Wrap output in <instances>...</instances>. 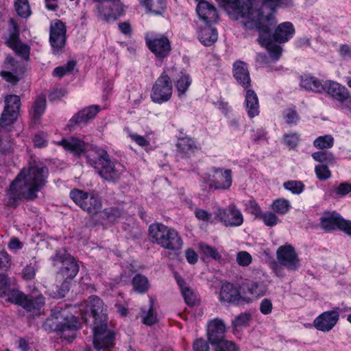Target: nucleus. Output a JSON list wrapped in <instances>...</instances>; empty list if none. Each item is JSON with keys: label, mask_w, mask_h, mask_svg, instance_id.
Instances as JSON below:
<instances>
[{"label": "nucleus", "mask_w": 351, "mask_h": 351, "mask_svg": "<svg viewBox=\"0 0 351 351\" xmlns=\"http://www.w3.org/2000/svg\"><path fill=\"white\" fill-rule=\"evenodd\" d=\"M60 144L64 149L75 155L79 156L86 152L87 162L95 168L101 178L106 181L117 182L125 171V168L121 164L110 160L106 150L97 147L88 150V145L78 138L70 137L62 139Z\"/></svg>", "instance_id": "obj_1"}, {"label": "nucleus", "mask_w": 351, "mask_h": 351, "mask_svg": "<svg viewBox=\"0 0 351 351\" xmlns=\"http://www.w3.org/2000/svg\"><path fill=\"white\" fill-rule=\"evenodd\" d=\"M48 169L41 162L33 161L24 167L12 181L8 191L9 204L14 205L19 200H34L37 193L46 183Z\"/></svg>", "instance_id": "obj_2"}, {"label": "nucleus", "mask_w": 351, "mask_h": 351, "mask_svg": "<svg viewBox=\"0 0 351 351\" xmlns=\"http://www.w3.org/2000/svg\"><path fill=\"white\" fill-rule=\"evenodd\" d=\"M149 237L153 243L162 247L178 250L182 248L183 242L178 232L163 224H152L149 228Z\"/></svg>", "instance_id": "obj_3"}, {"label": "nucleus", "mask_w": 351, "mask_h": 351, "mask_svg": "<svg viewBox=\"0 0 351 351\" xmlns=\"http://www.w3.org/2000/svg\"><path fill=\"white\" fill-rule=\"evenodd\" d=\"M69 307L62 309L56 307L53 310V316L56 321L53 324L56 325L55 330L62 338L71 341L75 337V332L78 327L77 317L71 315Z\"/></svg>", "instance_id": "obj_4"}, {"label": "nucleus", "mask_w": 351, "mask_h": 351, "mask_svg": "<svg viewBox=\"0 0 351 351\" xmlns=\"http://www.w3.org/2000/svg\"><path fill=\"white\" fill-rule=\"evenodd\" d=\"M93 3L97 17L106 23H113L123 14L121 0H93Z\"/></svg>", "instance_id": "obj_5"}, {"label": "nucleus", "mask_w": 351, "mask_h": 351, "mask_svg": "<svg viewBox=\"0 0 351 351\" xmlns=\"http://www.w3.org/2000/svg\"><path fill=\"white\" fill-rule=\"evenodd\" d=\"M6 301L21 306L26 311L36 315L40 314L41 308L45 305V298L42 295L35 298L27 296L15 289L8 291Z\"/></svg>", "instance_id": "obj_6"}, {"label": "nucleus", "mask_w": 351, "mask_h": 351, "mask_svg": "<svg viewBox=\"0 0 351 351\" xmlns=\"http://www.w3.org/2000/svg\"><path fill=\"white\" fill-rule=\"evenodd\" d=\"M81 318L87 322L88 317H93L94 322L107 321L106 308L103 301L97 295L90 296L86 301L79 306Z\"/></svg>", "instance_id": "obj_7"}, {"label": "nucleus", "mask_w": 351, "mask_h": 351, "mask_svg": "<svg viewBox=\"0 0 351 351\" xmlns=\"http://www.w3.org/2000/svg\"><path fill=\"white\" fill-rule=\"evenodd\" d=\"M93 345L97 350H107L114 345V333L107 321L93 322Z\"/></svg>", "instance_id": "obj_8"}, {"label": "nucleus", "mask_w": 351, "mask_h": 351, "mask_svg": "<svg viewBox=\"0 0 351 351\" xmlns=\"http://www.w3.org/2000/svg\"><path fill=\"white\" fill-rule=\"evenodd\" d=\"M213 173L202 177L204 183L209 185L210 189L215 190H228L232 183V173L230 169L213 167L210 169Z\"/></svg>", "instance_id": "obj_9"}, {"label": "nucleus", "mask_w": 351, "mask_h": 351, "mask_svg": "<svg viewBox=\"0 0 351 351\" xmlns=\"http://www.w3.org/2000/svg\"><path fill=\"white\" fill-rule=\"evenodd\" d=\"M19 30L17 23L10 19L8 33L5 36V43L18 56L23 60H28L29 56V47L23 43L19 38Z\"/></svg>", "instance_id": "obj_10"}, {"label": "nucleus", "mask_w": 351, "mask_h": 351, "mask_svg": "<svg viewBox=\"0 0 351 351\" xmlns=\"http://www.w3.org/2000/svg\"><path fill=\"white\" fill-rule=\"evenodd\" d=\"M276 23V21H275ZM263 25H264V27L265 28L267 26V27H269L270 29H269V35H270V38H271V42L278 46L280 48V56L279 57H276V52L275 51H274V52L272 51V53L271 51H269V50L267 48L266 45H261L260 43L259 44L263 46V47H265L267 50L268 51V52L269 53V55H270V57L274 58V60H278L280 56H281V53H282V48L280 46H279L278 45H277L276 43H275L272 38L274 39V40L277 43H285V42H287L291 38L293 37V34H294V32H295V29L293 27V25H292L291 23L290 22H284L281 24H280L278 27L276 28L274 34H273V36L271 37V29L276 25H273V26H269V23L267 22V21H264L263 22Z\"/></svg>", "instance_id": "obj_11"}, {"label": "nucleus", "mask_w": 351, "mask_h": 351, "mask_svg": "<svg viewBox=\"0 0 351 351\" xmlns=\"http://www.w3.org/2000/svg\"><path fill=\"white\" fill-rule=\"evenodd\" d=\"M324 91L337 101L341 108L351 111V95L344 86L335 81L326 80Z\"/></svg>", "instance_id": "obj_12"}, {"label": "nucleus", "mask_w": 351, "mask_h": 351, "mask_svg": "<svg viewBox=\"0 0 351 351\" xmlns=\"http://www.w3.org/2000/svg\"><path fill=\"white\" fill-rule=\"evenodd\" d=\"M276 259L281 265L291 271L298 270L300 266L298 255L290 244L286 243L278 248Z\"/></svg>", "instance_id": "obj_13"}, {"label": "nucleus", "mask_w": 351, "mask_h": 351, "mask_svg": "<svg viewBox=\"0 0 351 351\" xmlns=\"http://www.w3.org/2000/svg\"><path fill=\"white\" fill-rule=\"evenodd\" d=\"M172 95V83L167 75H161L153 86L151 93L152 100L156 104L169 101Z\"/></svg>", "instance_id": "obj_14"}, {"label": "nucleus", "mask_w": 351, "mask_h": 351, "mask_svg": "<svg viewBox=\"0 0 351 351\" xmlns=\"http://www.w3.org/2000/svg\"><path fill=\"white\" fill-rule=\"evenodd\" d=\"M5 108L0 118V126L11 125L17 119L21 107V99L18 95H10L5 99Z\"/></svg>", "instance_id": "obj_15"}, {"label": "nucleus", "mask_w": 351, "mask_h": 351, "mask_svg": "<svg viewBox=\"0 0 351 351\" xmlns=\"http://www.w3.org/2000/svg\"><path fill=\"white\" fill-rule=\"evenodd\" d=\"M215 215L226 226H240L243 222L241 210L234 204L229 205L226 208H218Z\"/></svg>", "instance_id": "obj_16"}, {"label": "nucleus", "mask_w": 351, "mask_h": 351, "mask_svg": "<svg viewBox=\"0 0 351 351\" xmlns=\"http://www.w3.org/2000/svg\"><path fill=\"white\" fill-rule=\"evenodd\" d=\"M66 32V27L62 21L56 20L51 22L49 41L54 53L60 51L64 47Z\"/></svg>", "instance_id": "obj_17"}, {"label": "nucleus", "mask_w": 351, "mask_h": 351, "mask_svg": "<svg viewBox=\"0 0 351 351\" xmlns=\"http://www.w3.org/2000/svg\"><path fill=\"white\" fill-rule=\"evenodd\" d=\"M5 70L1 71V76L7 82L15 84L19 80L20 76L23 72L22 66L15 62L12 57H7L4 63Z\"/></svg>", "instance_id": "obj_18"}, {"label": "nucleus", "mask_w": 351, "mask_h": 351, "mask_svg": "<svg viewBox=\"0 0 351 351\" xmlns=\"http://www.w3.org/2000/svg\"><path fill=\"white\" fill-rule=\"evenodd\" d=\"M339 317V313L335 310L324 312L315 319L314 326L318 330L328 332L335 326Z\"/></svg>", "instance_id": "obj_19"}, {"label": "nucleus", "mask_w": 351, "mask_h": 351, "mask_svg": "<svg viewBox=\"0 0 351 351\" xmlns=\"http://www.w3.org/2000/svg\"><path fill=\"white\" fill-rule=\"evenodd\" d=\"M100 108L97 105H93L82 109L70 119L69 126L73 128L75 125H86L90 120L95 118Z\"/></svg>", "instance_id": "obj_20"}, {"label": "nucleus", "mask_w": 351, "mask_h": 351, "mask_svg": "<svg viewBox=\"0 0 351 351\" xmlns=\"http://www.w3.org/2000/svg\"><path fill=\"white\" fill-rule=\"evenodd\" d=\"M225 332L226 326L221 319L216 318L208 324L207 336L211 345L224 340Z\"/></svg>", "instance_id": "obj_21"}, {"label": "nucleus", "mask_w": 351, "mask_h": 351, "mask_svg": "<svg viewBox=\"0 0 351 351\" xmlns=\"http://www.w3.org/2000/svg\"><path fill=\"white\" fill-rule=\"evenodd\" d=\"M149 49L157 58H164L167 57L171 51L169 40L165 36H161L147 41Z\"/></svg>", "instance_id": "obj_22"}, {"label": "nucleus", "mask_w": 351, "mask_h": 351, "mask_svg": "<svg viewBox=\"0 0 351 351\" xmlns=\"http://www.w3.org/2000/svg\"><path fill=\"white\" fill-rule=\"evenodd\" d=\"M243 292L248 295L243 296L242 302L249 303L263 296L267 292V287L263 282H250L244 285Z\"/></svg>", "instance_id": "obj_23"}, {"label": "nucleus", "mask_w": 351, "mask_h": 351, "mask_svg": "<svg viewBox=\"0 0 351 351\" xmlns=\"http://www.w3.org/2000/svg\"><path fill=\"white\" fill-rule=\"evenodd\" d=\"M219 299L221 301L228 303L241 304L243 298L232 284L227 282L222 285L221 287Z\"/></svg>", "instance_id": "obj_24"}, {"label": "nucleus", "mask_w": 351, "mask_h": 351, "mask_svg": "<svg viewBox=\"0 0 351 351\" xmlns=\"http://www.w3.org/2000/svg\"><path fill=\"white\" fill-rule=\"evenodd\" d=\"M199 17L206 23H215L218 19V14L215 8L205 1H201L196 8Z\"/></svg>", "instance_id": "obj_25"}, {"label": "nucleus", "mask_w": 351, "mask_h": 351, "mask_svg": "<svg viewBox=\"0 0 351 351\" xmlns=\"http://www.w3.org/2000/svg\"><path fill=\"white\" fill-rule=\"evenodd\" d=\"M245 108L250 118H254L259 114L258 98L254 90L247 89L245 95Z\"/></svg>", "instance_id": "obj_26"}, {"label": "nucleus", "mask_w": 351, "mask_h": 351, "mask_svg": "<svg viewBox=\"0 0 351 351\" xmlns=\"http://www.w3.org/2000/svg\"><path fill=\"white\" fill-rule=\"evenodd\" d=\"M233 75L237 82L245 89L250 86L251 80L245 63L237 62L233 66Z\"/></svg>", "instance_id": "obj_27"}, {"label": "nucleus", "mask_w": 351, "mask_h": 351, "mask_svg": "<svg viewBox=\"0 0 351 351\" xmlns=\"http://www.w3.org/2000/svg\"><path fill=\"white\" fill-rule=\"evenodd\" d=\"M176 279L187 305L190 306L198 305L199 303V298L196 293L188 286L186 282L180 276L176 275Z\"/></svg>", "instance_id": "obj_28"}, {"label": "nucleus", "mask_w": 351, "mask_h": 351, "mask_svg": "<svg viewBox=\"0 0 351 351\" xmlns=\"http://www.w3.org/2000/svg\"><path fill=\"white\" fill-rule=\"evenodd\" d=\"M343 219L337 213L328 214L321 218V227L326 230L330 231L335 228H341Z\"/></svg>", "instance_id": "obj_29"}, {"label": "nucleus", "mask_w": 351, "mask_h": 351, "mask_svg": "<svg viewBox=\"0 0 351 351\" xmlns=\"http://www.w3.org/2000/svg\"><path fill=\"white\" fill-rule=\"evenodd\" d=\"M101 207V201L99 195L95 193H88L82 209L88 213L94 215L99 213Z\"/></svg>", "instance_id": "obj_30"}, {"label": "nucleus", "mask_w": 351, "mask_h": 351, "mask_svg": "<svg viewBox=\"0 0 351 351\" xmlns=\"http://www.w3.org/2000/svg\"><path fill=\"white\" fill-rule=\"evenodd\" d=\"M325 82H322L317 78L311 76L302 77L300 86L307 90L315 93H322L324 89Z\"/></svg>", "instance_id": "obj_31"}, {"label": "nucleus", "mask_w": 351, "mask_h": 351, "mask_svg": "<svg viewBox=\"0 0 351 351\" xmlns=\"http://www.w3.org/2000/svg\"><path fill=\"white\" fill-rule=\"evenodd\" d=\"M218 34L217 29L207 26L202 28L199 34V41L205 46H211L217 40Z\"/></svg>", "instance_id": "obj_32"}, {"label": "nucleus", "mask_w": 351, "mask_h": 351, "mask_svg": "<svg viewBox=\"0 0 351 351\" xmlns=\"http://www.w3.org/2000/svg\"><path fill=\"white\" fill-rule=\"evenodd\" d=\"M79 271V265L75 259L69 257L68 259L63 261V266L62 267L60 274L66 278H73Z\"/></svg>", "instance_id": "obj_33"}, {"label": "nucleus", "mask_w": 351, "mask_h": 351, "mask_svg": "<svg viewBox=\"0 0 351 351\" xmlns=\"http://www.w3.org/2000/svg\"><path fill=\"white\" fill-rule=\"evenodd\" d=\"M46 108V99L44 97H38L35 100L31 110L30 114L34 122L40 120L41 116L44 114Z\"/></svg>", "instance_id": "obj_34"}, {"label": "nucleus", "mask_w": 351, "mask_h": 351, "mask_svg": "<svg viewBox=\"0 0 351 351\" xmlns=\"http://www.w3.org/2000/svg\"><path fill=\"white\" fill-rule=\"evenodd\" d=\"M190 75L184 72H181L178 77L175 80V85L178 92V96L182 97L191 84Z\"/></svg>", "instance_id": "obj_35"}, {"label": "nucleus", "mask_w": 351, "mask_h": 351, "mask_svg": "<svg viewBox=\"0 0 351 351\" xmlns=\"http://www.w3.org/2000/svg\"><path fill=\"white\" fill-rule=\"evenodd\" d=\"M177 147L182 153L186 155L193 153L197 148L193 139L188 136L179 138Z\"/></svg>", "instance_id": "obj_36"}, {"label": "nucleus", "mask_w": 351, "mask_h": 351, "mask_svg": "<svg viewBox=\"0 0 351 351\" xmlns=\"http://www.w3.org/2000/svg\"><path fill=\"white\" fill-rule=\"evenodd\" d=\"M143 5L154 14H161L166 8V0H143Z\"/></svg>", "instance_id": "obj_37"}, {"label": "nucleus", "mask_w": 351, "mask_h": 351, "mask_svg": "<svg viewBox=\"0 0 351 351\" xmlns=\"http://www.w3.org/2000/svg\"><path fill=\"white\" fill-rule=\"evenodd\" d=\"M141 317L143 323L148 326H152L158 322L157 314L152 302L147 310H142Z\"/></svg>", "instance_id": "obj_38"}, {"label": "nucleus", "mask_w": 351, "mask_h": 351, "mask_svg": "<svg viewBox=\"0 0 351 351\" xmlns=\"http://www.w3.org/2000/svg\"><path fill=\"white\" fill-rule=\"evenodd\" d=\"M334 145V138L330 135L320 136L313 141V146L319 149H329Z\"/></svg>", "instance_id": "obj_39"}, {"label": "nucleus", "mask_w": 351, "mask_h": 351, "mask_svg": "<svg viewBox=\"0 0 351 351\" xmlns=\"http://www.w3.org/2000/svg\"><path fill=\"white\" fill-rule=\"evenodd\" d=\"M132 285L134 290L141 293H145L149 289L148 280L141 274H136L133 278Z\"/></svg>", "instance_id": "obj_40"}, {"label": "nucleus", "mask_w": 351, "mask_h": 351, "mask_svg": "<svg viewBox=\"0 0 351 351\" xmlns=\"http://www.w3.org/2000/svg\"><path fill=\"white\" fill-rule=\"evenodd\" d=\"M272 210L280 215H285L289 212L291 208V204L289 200L279 198L275 200L271 205Z\"/></svg>", "instance_id": "obj_41"}, {"label": "nucleus", "mask_w": 351, "mask_h": 351, "mask_svg": "<svg viewBox=\"0 0 351 351\" xmlns=\"http://www.w3.org/2000/svg\"><path fill=\"white\" fill-rule=\"evenodd\" d=\"M311 156L315 161L328 165H332L335 161L333 154L330 152L319 151L313 153Z\"/></svg>", "instance_id": "obj_42"}, {"label": "nucleus", "mask_w": 351, "mask_h": 351, "mask_svg": "<svg viewBox=\"0 0 351 351\" xmlns=\"http://www.w3.org/2000/svg\"><path fill=\"white\" fill-rule=\"evenodd\" d=\"M14 7L17 14L23 18L30 15L31 11L27 0H15Z\"/></svg>", "instance_id": "obj_43"}, {"label": "nucleus", "mask_w": 351, "mask_h": 351, "mask_svg": "<svg viewBox=\"0 0 351 351\" xmlns=\"http://www.w3.org/2000/svg\"><path fill=\"white\" fill-rule=\"evenodd\" d=\"M88 195V193L78 189H74L70 192V197L82 208H83L84 204L86 202Z\"/></svg>", "instance_id": "obj_44"}, {"label": "nucleus", "mask_w": 351, "mask_h": 351, "mask_svg": "<svg viewBox=\"0 0 351 351\" xmlns=\"http://www.w3.org/2000/svg\"><path fill=\"white\" fill-rule=\"evenodd\" d=\"M285 189L291 191L293 194H300L304 189V184L298 180L287 181L283 184Z\"/></svg>", "instance_id": "obj_45"}, {"label": "nucleus", "mask_w": 351, "mask_h": 351, "mask_svg": "<svg viewBox=\"0 0 351 351\" xmlns=\"http://www.w3.org/2000/svg\"><path fill=\"white\" fill-rule=\"evenodd\" d=\"M214 351H238V348L234 343L228 340H222L215 343Z\"/></svg>", "instance_id": "obj_46"}, {"label": "nucleus", "mask_w": 351, "mask_h": 351, "mask_svg": "<svg viewBox=\"0 0 351 351\" xmlns=\"http://www.w3.org/2000/svg\"><path fill=\"white\" fill-rule=\"evenodd\" d=\"M259 216L267 226H274L280 221L277 215L271 211L261 213Z\"/></svg>", "instance_id": "obj_47"}, {"label": "nucleus", "mask_w": 351, "mask_h": 351, "mask_svg": "<svg viewBox=\"0 0 351 351\" xmlns=\"http://www.w3.org/2000/svg\"><path fill=\"white\" fill-rule=\"evenodd\" d=\"M10 284L11 282L8 276L0 274V298H5L6 300L8 293L10 291Z\"/></svg>", "instance_id": "obj_48"}, {"label": "nucleus", "mask_w": 351, "mask_h": 351, "mask_svg": "<svg viewBox=\"0 0 351 351\" xmlns=\"http://www.w3.org/2000/svg\"><path fill=\"white\" fill-rule=\"evenodd\" d=\"M200 249L203 254L207 257H210L215 261H219L221 258V256L218 251L210 245L201 244Z\"/></svg>", "instance_id": "obj_49"}, {"label": "nucleus", "mask_w": 351, "mask_h": 351, "mask_svg": "<svg viewBox=\"0 0 351 351\" xmlns=\"http://www.w3.org/2000/svg\"><path fill=\"white\" fill-rule=\"evenodd\" d=\"M300 141V136L295 132H289L283 136L284 143L290 148L296 147Z\"/></svg>", "instance_id": "obj_50"}, {"label": "nucleus", "mask_w": 351, "mask_h": 351, "mask_svg": "<svg viewBox=\"0 0 351 351\" xmlns=\"http://www.w3.org/2000/svg\"><path fill=\"white\" fill-rule=\"evenodd\" d=\"M315 172L319 180L324 181L331 176L330 171L326 165H318L315 167Z\"/></svg>", "instance_id": "obj_51"}, {"label": "nucleus", "mask_w": 351, "mask_h": 351, "mask_svg": "<svg viewBox=\"0 0 351 351\" xmlns=\"http://www.w3.org/2000/svg\"><path fill=\"white\" fill-rule=\"evenodd\" d=\"M237 262L241 266H248L252 263V256L245 251L239 252L237 255Z\"/></svg>", "instance_id": "obj_52"}, {"label": "nucleus", "mask_w": 351, "mask_h": 351, "mask_svg": "<svg viewBox=\"0 0 351 351\" xmlns=\"http://www.w3.org/2000/svg\"><path fill=\"white\" fill-rule=\"evenodd\" d=\"M5 128L0 126V152H5L10 148V143L5 138L8 136V134L4 131Z\"/></svg>", "instance_id": "obj_53"}, {"label": "nucleus", "mask_w": 351, "mask_h": 351, "mask_svg": "<svg viewBox=\"0 0 351 351\" xmlns=\"http://www.w3.org/2000/svg\"><path fill=\"white\" fill-rule=\"evenodd\" d=\"M284 117L288 124H296L300 118L293 109H287L284 112Z\"/></svg>", "instance_id": "obj_54"}, {"label": "nucleus", "mask_w": 351, "mask_h": 351, "mask_svg": "<svg viewBox=\"0 0 351 351\" xmlns=\"http://www.w3.org/2000/svg\"><path fill=\"white\" fill-rule=\"evenodd\" d=\"M250 319V315L248 313H241L237 316L232 321V324L235 327H241L247 324Z\"/></svg>", "instance_id": "obj_55"}, {"label": "nucleus", "mask_w": 351, "mask_h": 351, "mask_svg": "<svg viewBox=\"0 0 351 351\" xmlns=\"http://www.w3.org/2000/svg\"><path fill=\"white\" fill-rule=\"evenodd\" d=\"M104 214L110 221H114L121 217L122 213L117 208H110L105 210Z\"/></svg>", "instance_id": "obj_56"}, {"label": "nucleus", "mask_w": 351, "mask_h": 351, "mask_svg": "<svg viewBox=\"0 0 351 351\" xmlns=\"http://www.w3.org/2000/svg\"><path fill=\"white\" fill-rule=\"evenodd\" d=\"M245 206L250 213L256 217H258L261 213V208L255 200L250 199L247 201L245 204Z\"/></svg>", "instance_id": "obj_57"}, {"label": "nucleus", "mask_w": 351, "mask_h": 351, "mask_svg": "<svg viewBox=\"0 0 351 351\" xmlns=\"http://www.w3.org/2000/svg\"><path fill=\"white\" fill-rule=\"evenodd\" d=\"M69 291V285L68 282H64L62 284L61 288L59 289L57 291H52L49 293V295L54 298H60L65 296L66 293Z\"/></svg>", "instance_id": "obj_58"}, {"label": "nucleus", "mask_w": 351, "mask_h": 351, "mask_svg": "<svg viewBox=\"0 0 351 351\" xmlns=\"http://www.w3.org/2000/svg\"><path fill=\"white\" fill-rule=\"evenodd\" d=\"M273 305L269 299H263L260 304V311L263 315H268L271 313Z\"/></svg>", "instance_id": "obj_59"}, {"label": "nucleus", "mask_w": 351, "mask_h": 351, "mask_svg": "<svg viewBox=\"0 0 351 351\" xmlns=\"http://www.w3.org/2000/svg\"><path fill=\"white\" fill-rule=\"evenodd\" d=\"M337 194L345 196L351 191V184L347 182L340 184L335 189Z\"/></svg>", "instance_id": "obj_60"}, {"label": "nucleus", "mask_w": 351, "mask_h": 351, "mask_svg": "<svg viewBox=\"0 0 351 351\" xmlns=\"http://www.w3.org/2000/svg\"><path fill=\"white\" fill-rule=\"evenodd\" d=\"M339 55L344 59H351V45L341 44L339 49Z\"/></svg>", "instance_id": "obj_61"}, {"label": "nucleus", "mask_w": 351, "mask_h": 351, "mask_svg": "<svg viewBox=\"0 0 351 351\" xmlns=\"http://www.w3.org/2000/svg\"><path fill=\"white\" fill-rule=\"evenodd\" d=\"M208 345L203 339H196L193 343V349L195 351H208Z\"/></svg>", "instance_id": "obj_62"}, {"label": "nucleus", "mask_w": 351, "mask_h": 351, "mask_svg": "<svg viewBox=\"0 0 351 351\" xmlns=\"http://www.w3.org/2000/svg\"><path fill=\"white\" fill-rule=\"evenodd\" d=\"M130 137L134 141H135L138 145L144 147L147 146L149 142L144 136H140L137 134H130Z\"/></svg>", "instance_id": "obj_63"}, {"label": "nucleus", "mask_w": 351, "mask_h": 351, "mask_svg": "<svg viewBox=\"0 0 351 351\" xmlns=\"http://www.w3.org/2000/svg\"><path fill=\"white\" fill-rule=\"evenodd\" d=\"M195 217L203 221H209L211 219V214L205 210L197 208L195 210Z\"/></svg>", "instance_id": "obj_64"}]
</instances>
